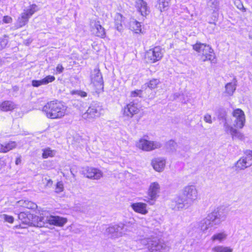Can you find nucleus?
<instances>
[{
    "label": "nucleus",
    "mask_w": 252,
    "mask_h": 252,
    "mask_svg": "<svg viewBox=\"0 0 252 252\" xmlns=\"http://www.w3.org/2000/svg\"><path fill=\"white\" fill-rule=\"evenodd\" d=\"M198 198V190L194 185H187L183 188L181 193L172 200L171 207L175 211L187 209Z\"/></svg>",
    "instance_id": "nucleus-1"
},
{
    "label": "nucleus",
    "mask_w": 252,
    "mask_h": 252,
    "mask_svg": "<svg viewBox=\"0 0 252 252\" xmlns=\"http://www.w3.org/2000/svg\"><path fill=\"white\" fill-rule=\"evenodd\" d=\"M234 118L233 126H230L226 121L224 124V129L226 132L230 134L232 138H238L242 139L243 134L236 128L241 129L245 126L246 118L244 112L240 109L234 110L232 113Z\"/></svg>",
    "instance_id": "nucleus-2"
},
{
    "label": "nucleus",
    "mask_w": 252,
    "mask_h": 252,
    "mask_svg": "<svg viewBox=\"0 0 252 252\" xmlns=\"http://www.w3.org/2000/svg\"><path fill=\"white\" fill-rule=\"evenodd\" d=\"M42 111L48 118L59 119L66 114L67 107L62 102L52 100L42 107Z\"/></svg>",
    "instance_id": "nucleus-3"
},
{
    "label": "nucleus",
    "mask_w": 252,
    "mask_h": 252,
    "mask_svg": "<svg viewBox=\"0 0 252 252\" xmlns=\"http://www.w3.org/2000/svg\"><path fill=\"white\" fill-rule=\"evenodd\" d=\"M193 49L199 53L200 60L204 62L207 61L213 62L215 59V54L211 47L206 44L196 43L193 46Z\"/></svg>",
    "instance_id": "nucleus-4"
},
{
    "label": "nucleus",
    "mask_w": 252,
    "mask_h": 252,
    "mask_svg": "<svg viewBox=\"0 0 252 252\" xmlns=\"http://www.w3.org/2000/svg\"><path fill=\"white\" fill-rule=\"evenodd\" d=\"M135 146L140 150L149 152L160 148L161 147V144L157 141H150L141 138L136 142Z\"/></svg>",
    "instance_id": "nucleus-5"
},
{
    "label": "nucleus",
    "mask_w": 252,
    "mask_h": 252,
    "mask_svg": "<svg viewBox=\"0 0 252 252\" xmlns=\"http://www.w3.org/2000/svg\"><path fill=\"white\" fill-rule=\"evenodd\" d=\"M163 51L159 46H156L149 49L146 53V58L151 63L159 61L162 57Z\"/></svg>",
    "instance_id": "nucleus-6"
},
{
    "label": "nucleus",
    "mask_w": 252,
    "mask_h": 252,
    "mask_svg": "<svg viewBox=\"0 0 252 252\" xmlns=\"http://www.w3.org/2000/svg\"><path fill=\"white\" fill-rule=\"evenodd\" d=\"M91 79L92 83L96 87V93H99L103 88V82L102 76L98 69H94L92 72Z\"/></svg>",
    "instance_id": "nucleus-7"
},
{
    "label": "nucleus",
    "mask_w": 252,
    "mask_h": 252,
    "mask_svg": "<svg viewBox=\"0 0 252 252\" xmlns=\"http://www.w3.org/2000/svg\"><path fill=\"white\" fill-rule=\"evenodd\" d=\"M124 227L125 224L122 223L110 226L106 228V234L108 235H111L113 238L122 237L125 234L126 232Z\"/></svg>",
    "instance_id": "nucleus-8"
},
{
    "label": "nucleus",
    "mask_w": 252,
    "mask_h": 252,
    "mask_svg": "<svg viewBox=\"0 0 252 252\" xmlns=\"http://www.w3.org/2000/svg\"><path fill=\"white\" fill-rule=\"evenodd\" d=\"M209 217L211 218L214 224L217 226L219 225L221 223L224 221L226 218L227 213L224 209H219L215 210L209 215Z\"/></svg>",
    "instance_id": "nucleus-9"
},
{
    "label": "nucleus",
    "mask_w": 252,
    "mask_h": 252,
    "mask_svg": "<svg viewBox=\"0 0 252 252\" xmlns=\"http://www.w3.org/2000/svg\"><path fill=\"white\" fill-rule=\"evenodd\" d=\"M90 25L91 32L94 34L102 38L105 37V30L104 28L101 26L99 21L92 19L90 21Z\"/></svg>",
    "instance_id": "nucleus-10"
},
{
    "label": "nucleus",
    "mask_w": 252,
    "mask_h": 252,
    "mask_svg": "<svg viewBox=\"0 0 252 252\" xmlns=\"http://www.w3.org/2000/svg\"><path fill=\"white\" fill-rule=\"evenodd\" d=\"M160 190L161 186L158 182H151L147 190L150 200L155 201L159 196Z\"/></svg>",
    "instance_id": "nucleus-11"
},
{
    "label": "nucleus",
    "mask_w": 252,
    "mask_h": 252,
    "mask_svg": "<svg viewBox=\"0 0 252 252\" xmlns=\"http://www.w3.org/2000/svg\"><path fill=\"white\" fill-rule=\"evenodd\" d=\"M140 111L137 104L130 102L123 108V115L128 118H131Z\"/></svg>",
    "instance_id": "nucleus-12"
},
{
    "label": "nucleus",
    "mask_w": 252,
    "mask_h": 252,
    "mask_svg": "<svg viewBox=\"0 0 252 252\" xmlns=\"http://www.w3.org/2000/svg\"><path fill=\"white\" fill-rule=\"evenodd\" d=\"M83 172L87 178L93 180H99L103 176V173L100 170L93 167H87Z\"/></svg>",
    "instance_id": "nucleus-13"
},
{
    "label": "nucleus",
    "mask_w": 252,
    "mask_h": 252,
    "mask_svg": "<svg viewBox=\"0 0 252 252\" xmlns=\"http://www.w3.org/2000/svg\"><path fill=\"white\" fill-rule=\"evenodd\" d=\"M46 223L57 226L62 227L67 221V220L65 218L58 216H49L46 217Z\"/></svg>",
    "instance_id": "nucleus-14"
},
{
    "label": "nucleus",
    "mask_w": 252,
    "mask_h": 252,
    "mask_svg": "<svg viewBox=\"0 0 252 252\" xmlns=\"http://www.w3.org/2000/svg\"><path fill=\"white\" fill-rule=\"evenodd\" d=\"M166 245L164 243L159 242L155 239H152V240L147 247L150 252H162L165 249Z\"/></svg>",
    "instance_id": "nucleus-15"
},
{
    "label": "nucleus",
    "mask_w": 252,
    "mask_h": 252,
    "mask_svg": "<svg viewBox=\"0 0 252 252\" xmlns=\"http://www.w3.org/2000/svg\"><path fill=\"white\" fill-rule=\"evenodd\" d=\"M37 205L31 201L28 200H21L17 202L14 206L15 211L19 212L20 208H25L29 209H35L37 208Z\"/></svg>",
    "instance_id": "nucleus-16"
},
{
    "label": "nucleus",
    "mask_w": 252,
    "mask_h": 252,
    "mask_svg": "<svg viewBox=\"0 0 252 252\" xmlns=\"http://www.w3.org/2000/svg\"><path fill=\"white\" fill-rule=\"evenodd\" d=\"M151 164L155 171L160 172L164 169L166 159L163 158H155L152 160Z\"/></svg>",
    "instance_id": "nucleus-17"
},
{
    "label": "nucleus",
    "mask_w": 252,
    "mask_h": 252,
    "mask_svg": "<svg viewBox=\"0 0 252 252\" xmlns=\"http://www.w3.org/2000/svg\"><path fill=\"white\" fill-rule=\"evenodd\" d=\"M130 207L136 213L144 215L148 213V205L145 203L141 202L133 203L131 204Z\"/></svg>",
    "instance_id": "nucleus-18"
},
{
    "label": "nucleus",
    "mask_w": 252,
    "mask_h": 252,
    "mask_svg": "<svg viewBox=\"0 0 252 252\" xmlns=\"http://www.w3.org/2000/svg\"><path fill=\"white\" fill-rule=\"evenodd\" d=\"M135 7L137 11L143 16H146L149 12L147 2L143 0H137L136 1Z\"/></svg>",
    "instance_id": "nucleus-19"
},
{
    "label": "nucleus",
    "mask_w": 252,
    "mask_h": 252,
    "mask_svg": "<svg viewBox=\"0 0 252 252\" xmlns=\"http://www.w3.org/2000/svg\"><path fill=\"white\" fill-rule=\"evenodd\" d=\"M99 112L94 106L90 107L87 112L83 114L82 118L86 120H89L98 117Z\"/></svg>",
    "instance_id": "nucleus-20"
},
{
    "label": "nucleus",
    "mask_w": 252,
    "mask_h": 252,
    "mask_svg": "<svg viewBox=\"0 0 252 252\" xmlns=\"http://www.w3.org/2000/svg\"><path fill=\"white\" fill-rule=\"evenodd\" d=\"M199 226L201 230L202 231L205 232L208 229L211 228L213 227H215L216 226V225L214 224L211 218H210V217H209V216H208L207 218L202 220L200 221Z\"/></svg>",
    "instance_id": "nucleus-21"
},
{
    "label": "nucleus",
    "mask_w": 252,
    "mask_h": 252,
    "mask_svg": "<svg viewBox=\"0 0 252 252\" xmlns=\"http://www.w3.org/2000/svg\"><path fill=\"white\" fill-rule=\"evenodd\" d=\"M125 17L120 13H117L115 16V26L116 29L120 32L124 30Z\"/></svg>",
    "instance_id": "nucleus-22"
},
{
    "label": "nucleus",
    "mask_w": 252,
    "mask_h": 252,
    "mask_svg": "<svg viewBox=\"0 0 252 252\" xmlns=\"http://www.w3.org/2000/svg\"><path fill=\"white\" fill-rule=\"evenodd\" d=\"M246 157L240 158L235 164L236 168L239 169H244L251 165L252 163L249 161V158L252 157L251 156H247Z\"/></svg>",
    "instance_id": "nucleus-23"
},
{
    "label": "nucleus",
    "mask_w": 252,
    "mask_h": 252,
    "mask_svg": "<svg viewBox=\"0 0 252 252\" xmlns=\"http://www.w3.org/2000/svg\"><path fill=\"white\" fill-rule=\"evenodd\" d=\"M17 105L13 101L10 100L4 101L0 104V109L2 111H12L15 109Z\"/></svg>",
    "instance_id": "nucleus-24"
},
{
    "label": "nucleus",
    "mask_w": 252,
    "mask_h": 252,
    "mask_svg": "<svg viewBox=\"0 0 252 252\" xmlns=\"http://www.w3.org/2000/svg\"><path fill=\"white\" fill-rule=\"evenodd\" d=\"M29 20V18L28 17L23 13H21L13 27L14 29H18L25 26L28 23Z\"/></svg>",
    "instance_id": "nucleus-25"
},
{
    "label": "nucleus",
    "mask_w": 252,
    "mask_h": 252,
    "mask_svg": "<svg viewBox=\"0 0 252 252\" xmlns=\"http://www.w3.org/2000/svg\"><path fill=\"white\" fill-rule=\"evenodd\" d=\"M237 81L235 78H234L231 82L228 83L225 85V92L229 95H232L236 90Z\"/></svg>",
    "instance_id": "nucleus-26"
},
{
    "label": "nucleus",
    "mask_w": 252,
    "mask_h": 252,
    "mask_svg": "<svg viewBox=\"0 0 252 252\" xmlns=\"http://www.w3.org/2000/svg\"><path fill=\"white\" fill-rule=\"evenodd\" d=\"M17 144L15 141H10L3 144H0V152L6 153L16 148Z\"/></svg>",
    "instance_id": "nucleus-27"
},
{
    "label": "nucleus",
    "mask_w": 252,
    "mask_h": 252,
    "mask_svg": "<svg viewBox=\"0 0 252 252\" xmlns=\"http://www.w3.org/2000/svg\"><path fill=\"white\" fill-rule=\"evenodd\" d=\"M38 9V6L35 4H32L24 9L22 13L30 19Z\"/></svg>",
    "instance_id": "nucleus-28"
},
{
    "label": "nucleus",
    "mask_w": 252,
    "mask_h": 252,
    "mask_svg": "<svg viewBox=\"0 0 252 252\" xmlns=\"http://www.w3.org/2000/svg\"><path fill=\"white\" fill-rule=\"evenodd\" d=\"M141 25L140 23L134 19H131L129 21V29L134 31L135 33H138L141 32Z\"/></svg>",
    "instance_id": "nucleus-29"
},
{
    "label": "nucleus",
    "mask_w": 252,
    "mask_h": 252,
    "mask_svg": "<svg viewBox=\"0 0 252 252\" xmlns=\"http://www.w3.org/2000/svg\"><path fill=\"white\" fill-rule=\"evenodd\" d=\"M227 237V234L225 232H221L214 234L212 236L211 240L213 242H219L221 243L226 240Z\"/></svg>",
    "instance_id": "nucleus-30"
},
{
    "label": "nucleus",
    "mask_w": 252,
    "mask_h": 252,
    "mask_svg": "<svg viewBox=\"0 0 252 252\" xmlns=\"http://www.w3.org/2000/svg\"><path fill=\"white\" fill-rule=\"evenodd\" d=\"M135 239L137 244L139 245L140 246H147L148 247L152 240V238L144 237L143 236L137 237Z\"/></svg>",
    "instance_id": "nucleus-31"
},
{
    "label": "nucleus",
    "mask_w": 252,
    "mask_h": 252,
    "mask_svg": "<svg viewBox=\"0 0 252 252\" xmlns=\"http://www.w3.org/2000/svg\"><path fill=\"white\" fill-rule=\"evenodd\" d=\"M22 210L20 209V211H16L18 214V218L22 221L25 224H29L30 223V219L29 217L31 216V214H28L22 211Z\"/></svg>",
    "instance_id": "nucleus-32"
},
{
    "label": "nucleus",
    "mask_w": 252,
    "mask_h": 252,
    "mask_svg": "<svg viewBox=\"0 0 252 252\" xmlns=\"http://www.w3.org/2000/svg\"><path fill=\"white\" fill-rule=\"evenodd\" d=\"M207 6L213 12H218L219 10V1L218 0H209Z\"/></svg>",
    "instance_id": "nucleus-33"
},
{
    "label": "nucleus",
    "mask_w": 252,
    "mask_h": 252,
    "mask_svg": "<svg viewBox=\"0 0 252 252\" xmlns=\"http://www.w3.org/2000/svg\"><path fill=\"white\" fill-rule=\"evenodd\" d=\"M212 252H232L233 249L229 247L218 245L212 249Z\"/></svg>",
    "instance_id": "nucleus-34"
},
{
    "label": "nucleus",
    "mask_w": 252,
    "mask_h": 252,
    "mask_svg": "<svg viewBox=\"0 0 252 252\" xmlns=\"http://www.w3.org/2000/svg\"><path fill=\"white\" fill-rule=\"evenodd\" d=\"M56 154V151L48 148L43 150L42 157L43 158H47L49 157H53Z\"/></svg>",
    "instance_id": "nucleus-35"
},
{
    "label": "nucleus",
    "mask_w": 252,
    "mask_h": 252,
    "mask_svg": "<svg viewBox=\"0 0 252 252\" xmlns=\"http://www.w3.org/2000/svg\"><path fill=\"white\" fill-rule=\"evenodd\" d=\"M34 220H36V224H34V225H36L38 227H42L46 224V217H38L35 216L34 218Z\"/></svg>",
    "instance_id": "nucleus-36"
},
{
    "label": "nucleus",
    "mask_w": 252,
    "mask_h": 252,
    "mask_svg": "<svg viewBox=\"0 0 252 252\" xmlns=\"http://www.w3.org/2000/svg\"><path fill=\"white\" fill-rule=\"evenodd\" d=\"M169 5V0H158V8L160 11H164Z\"/></svg>",
    "instance_id": "nucleus-37"
},
{
    "label": "nucleus",
    "mask_w": 252,
    "mask_h": 252,
    "mask_svg": "<svg viewBox=\"0 0 252 252\" xmlns=\"http://www.w3.org/2000/svg\"><path fill=\"white\" fill-rule=\"evenodd\" d=\"M0 220L12 223L14 221V218L6 214H0Z\"/></svg>",
    "instance_id": "nucleus-38"
},
{
    "label": "nucleus",
    "mask_w": 252,
    "mask_h": 252,
    "mask_svg": "<svg viewBox=\"0 0 252 252\" xmlns=\"http://www.w3.org/2000/svg\"><path fill=\"white\" fill-rule=\"evenodd\" d=\"M159 81L157 79H153L150 81L148 84V87L151 89H155L159 84Z\"/></svg>",
    "instance_id": "nucleus-39"
},
{
    "label": "nucleus",
    "mask_w": 252,
    "mask_h": 252,
    "mask_svg": "<svg viewBox=\"0 0 252 252\" xmlns=\"http://www.w3.org/2000/svg\"><path fill=\"white\" fill-rule=\"evenodd\" d=\"M64 186L62 182H58L56 186L55 191L57 193H60L63 191Z\"/></svg>",
    "instance_id": "nucleus-40"
},
{
    "label": "nucleus",
    "mask_w": 252,
    "mask_h": 252,
    "mask_svg": "<svg viewBox=\"0 0 252 252\" xmlns=\"http://www.w3.org/2000/svg\"><path fill=\"white\" fill-rule=\"evenodd\" d=\"M42 80V83H43V85H46L48 84L49 83L54 81L55 80V78L53 76L48 75Z\"/></svg>",
    "instance_id": "nucleus-41"
},
{
    "label": "nucleus",
    "mask_w": 252,
    "mask_h": 252,
    "mask_svg": "<svg viewBox=\"0 0 252 252\" xmlns=\"http://www.w3.org/2000/svg\"><path fill=\"white\" fill-rule=\"evenodd\" d=\"M235 5L239 9L243 10L245 11L246 9L244 8L243 3L240 0H235L234 1Z\"/></svg>",
    "instance_id": "nucleus-42"
},
{
    "label": "nucleus",
    "mask_w": 252,
    "mask_h": 252,
    "mask_svg": "<svg viewBox=\"0 0 252 252\" xmlns=\"http://www.w3.org/2000/svg\"><path fill=\"white\" fill-rule=\"evenodd\" d=\"M12 22V19L10 16H4L2 20V24H9Z\"/></svg>",
    "instance_id": "nucleus-43"
},
{
    "label": "nucleus",
    "mask_w": 252,
    "mask_h": 252,
    "mask_svg": "<svg viewBox=\"0 0 252 252\" xmlns=\"http://www.w3.org/2000/svg\"><path fill=\"white\" fill-rule=\"evenodd\" d=\"M204 121L207 123L212 124V120L211 116L209 114H206L204 116Z\"/></svg>",
    "instance_id": "nucleus-44"
},
{
    "label": "nucleus",
    "mask_w": 252,
    "mask_h": 252,
    "mask_svg": "<svg viewBox=\"0 0 252 252\" xmlns=\"http://www.w3.org/2000/svg\"><path fill=\"white\" fill-rule=\"evenodd\" d=\"M42 85H43V83H42V79L40 80H32V85L33 87H38Z\"/></svg>",
    "instance_id": "nucleus-45"
},
{
    "label": "nucleus",
    "mask_w": 252,
    "mask_h": 252,
    "mask_svg": "<svg viewBox=\"0 0 252 252\" xmlns=\"http://www.w3.org/2000/svg\"><path fill=\"white\" fill-rule=\"evenodd\" d=\"M56 69L58 73H61L63 72L64 68L62 64H58Z\"/></svg>",
    "instance_id": "nucleus-46"
},
{
    "label": "nucleus",
    "mask_w": 252,
    "mask_h": 252,
    "mask_svg": "<svg viewBox=\"0 0 252 252\" xmlns=\"http://www.w3.org/2000/svg\"><path fill=\"white\" fill-rule=\"evenodd\" d=\"M141 93V91L140 90H136L132 91L131 92L130 95L132 97H135L139 95V94Z\"/></svg>",
    "instance_id": "nucleus-47"
},
{
    "label": "nucleus",
    "mask_w": 252,
    "mask_h": 252,
    "mask_svg": "<svg viewBox=\"0 0 252 252\" xmlns=\"http://www.w3.org/2000/svg\"><path fill=\"white\" fill-rule=\"evenodd\" d=\"M168 144L173 147L171 150H175L177 146V143L174 141H170Z\"/></svg>",
    "instance_id": "nucleus-48"
},
{
    "label": "nucleus",
    "mask_w": 252,
    "mask_h": 252,
    "mask_svg": "<svg viewBox=\"0 0 252 252\" xmlns=\"http://www.w3.org/2000/svg\"><path fill=\"white\" fill-rule=\"evenodd\" d=\"M78 94L80 95L81 97H86L87 96V93L85 92L80 91L78 93Z\"/></svg>",
    "instance_id": "nucleus-49"
},
{
    "label": "nucleus",
    "mask_w": 252,
    "mask_h": 252,
    "mask_svg": "<svg viewBox=\"0 0 252 252\" xmlns=\"http://www.w3.org/2000/svg\"><path fill=\"white\" fill-rule=\"evenodd\" d=\"M245 154H246L248 156H251L252 157V150H247L246 152H245Z\"/></svg>",
    "instance_id": "nucleus-50"
},
{
    "label": "nucleus",
    "mask_w": 252,
    "mask_h": 252,
    "mask_svg": "<svg viewBox=\"0 0 252 252\" xmlns=\"http://www.w3.org/2000/svg\"><path fill=\"white\" fill-rule=\"evenodd\" d=\"M21 158H17L15 161L16 164L18 165L21 162Z\"/></svg>",
    "instance_id": "nucleus-51"
},
{
    "label": "nucleus",
    "mask_w": 252,
    "mask_h": 252,
    "mask_svg": "<svg viewBox=\"0 0 252 252\" xmlns=\"http://www.w3.org/2000/svg\"><path fill=\"white\" fill-rule=\"evenodd\" d=\"M215 28V25L214 24V25H212L211 24L209 27H208V29L209 28H210L212 29V31H214V29Z\"/></svg>",
    "instance_id": "nucleus-52"
},
{
    "label": "nucleus",
    "mask_w": 252,
    "mask_h": 252,
    "mask_svg": "<svg viewBox=\"0 0 252 252\" xmlns=\"http://www.w3.org/2000/svg\"><path fill=\"white\" fill-rule=\"evenodd\" d=\"M249 38L252 39V32L250 33L249 34Z\"/></svg>",
    "instance_id": "nucleus-53"
},
{
    "label": "nucleus",
    "mask_w": 252,
    "mask_h": 252,
    "mask_svg": "<svg viewBox=\"0 0 252 252\" xmlns=\"http://www.w3.org/2000/svg\"><path fill=\"white\" fill-rule=\"evenodd\" d=\"M52 183V181L51 180V179H49L48 181V183Z\"/></svg>",
    "instance_id": "nucleus-54"
},
{
    "label": "nucleus",
    "mask_w": 252,
    "mask_h": 252,
    "mask_svg": "<svg viewBox=\"0 0 252 252\" xmlns=\"http://www.w3.org/2000/svg\"><path fill=\"white\" fill-rule=\"evenodd\" d=\"M71 174H72V176H73V177H75V175H74V173H73L72 172V171H71Z\"/></svg>",
    "instance_id": "nucleus-55"
},
{
    "label": "nucleus",
    "mask_w": 252,
    "mask_h": 252,
    "mask_svg": "<svg viewBox=\"0 0 252 252\" xmlns=\"http://www.w3.org/2000/svg\"><path fill=\"white\" fill-rule=\"evenodd\" d=\"M1 59H0V64L1 63Z\"/></svg>",
    "instance_id": "nucleus-56"
},
{
    "label": "nucleus",
    "mask_w": 252,
    "mask_h": 252,
    "mask_svg": "<svg viewBox=\"0 0 252 252\" xmlns=\"http://www.w3.org/2000/svg\"><path fill=\"white\" fill-rule=\"evenodd\" d=\"M251 54H252V50Z\"/></svg>",
    "instance_id": "nucleus-57"
}]
</instances>
